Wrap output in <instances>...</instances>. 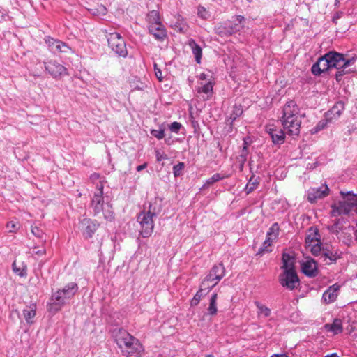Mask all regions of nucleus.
I'll return each instance as SVG.
<instances>
[{
    "mask_svg": "<svg viewBox=\"0 0 357 357\" xmlns=\"http://www.w3.org/2000/svg\"><path fill=\"white\" fill-rule=\"evenodd\" d=\"M112 337L121 354L126 357H142L144 347L140 341L121 328L112 331Z\"/></svg>",
    "mask_w": 357,
    "mask_h": 357,
    "instance_id": "f257e3e1",
    "label": "nucleus"
},
{
    "mask_svg": "<svg viewBox=\"0 0 357 357\" xmlns=\"http://www.w3.org/2000/svg\"><path fill=\"white\" fill-rule=\"evenodd\" d=\"M301 110L296 102L293 100L287 101L282 109L281 122L284 132L292 137L298 136L301 127Z\"/></svg>",
    "mask_w": 357,
    "mask_h": 357,
    "instance_id": "f03ea898",
    "label": "nucleus"
},
{
    "mask_svg": "<svg viewBox=\"0 0 357 357\" xmlns=\"http://www.w3.org/2000/svg\"><path fill=\"white\" fill-rule=\"evenodd\" d=\"M326 54L330 68L337 69L335 74L337 80L346 73H350L356 70L357 56H344L342 54L329 52Z\"/></svg>",
    "mask_w": 357,
    "mask_h": 357,
    "instance_id": "7ed1b4c3",
    "label": "nucleus"
},
{
    "mask_svg": "<svg viewBox=\"0 0 357 357\" xmlns=\"http://www.w3.org/2000/svg\"><path fill=\"white\" fill-rule=\"evenodd\" d=\"M97 192L91 199V206L96 215L102 213L105 220L111 221L114 219V213L112 209V205L109 202H105L103 199L104 183L99 181L96 183Z\"/></svg>",
    "mask_w": 357,
    "mask_h": 357,
    "instance_id": "20e7f679",
    "label": "nucleus"
},
{
    "mask_svg": "<svg viewBox=\"0 0 357 357\" xmlns=\"http://www.w3.org/2000/svg\"><path fill=\"white\" fill-rule=\"evenodd\" d=\"M78 290V286L75 282H70L62 289L56 291L51 298V302L48 303V311L55 313L60 310L65 304L66 301L73 297Z\"/></svg>",
    "mask_w": 357,
    "mask_h": 357,
    "instance_id": "39448f33",
    "label": "nucleus"
},
{
    "mask_svg": "<svg viewBox=\"0 0 357 357\" xmlns=\"http://www.w3.org/2000/svg\"><path fill=\"white\" fill-rule=\"evenodd\" d=\"M328 228L331 232L336 234L346 245H351L353 244V227L347 220L338 219Z\"/></svg>",
    "mask_w": 357,
    "mask_h": 357,
    "instance_id": "423d86ee",
    "label": "nucleus"
},
{
    "mask_svg": "<svg viewBox=\"0 0 357 357\" xmlns=\"http://www.w3.org/2000/svg\"><path fill=\"white\" fill-rule=\"evenodd\" d=\"M146 20L150 33L153 35L156 40H164L167 34L165 26L162 24L159 12L155 10L150 11L146 16Z\"/></svg>",
    "mask_w": 357,
    "mask_h": 357,
    "instance_id": "0eeeda50",
    "label": "nucleus"
},
{
    "mask_svg": "<svg viewBox=\"0 0 357 357\" xmlns=\"http://www.w3.org/2000/svg\"><path fill=\"white\" fill-rule=\"evenodd\" d=\"M155 216L156 213L151 210V207L138 215L137 220L140 225L139 233L143 238H148L152 234L154 229L153 218Z\"/></svg>",
    "mask_w": 357,
    "mask_h": 357,
    "instance_id": "6e6552de",
    "label": "nucleus"
},
{
    "mask_svg": "<svg viewBox=\"0 0 357 357\" xmlns=\"http://www.w3.org/2000/svg\"><path fill=\"white\" fill-rule=\"evenodd\" d=\"M305 246L315 256L319 255L322 251L320 234L317 228L312 227L307 230L305 237Z\"/></svg>",
    "mask_w": 357,
    "mask_h": 357,
    "instance_id": "1a4fd4ad",
    "label": "nucleus"
},
{
    "mask_svg": "<svg viewBox=\"0 0 357 357\" xmlns=\"http://www.w3.org/2000/svg\"><path fill=\"white\" fill-rule=\"evenodd\" d=\"M225 271L222 264L215 265L210 271L202 283V287H206L208 291L214 287L219 281L225 276Z\"/></svg>",
    "mask_w": 357,
    "mask_h": 357,
    "instance_id": "9d476101",
    "label": "nucleus"
},
{
    "mask_svg": "<svg viewBox=\"0 0 357 357\" xmlns=\"http://www.w3.org/2000/svg\"><path fill=\"white\" fill-rule=\"evenodd\" d=\"M107 43L112 50L118 56L126 57L128 55L126 43L119 33L116 32L109 33Z\"/></svg>",
    "mask_w": 357,
    "mask_h": 357,
    "instance_id": "9b49d317",
    "label": "nucleus"
},
{
    "mask_svg": "<svg viewBox=\"0 0 357 357\" xmlns=\"http://www.w3.org/2000/svg\"><path fill=\"white\" fill-rule=\"evenodd\" d=\"M280 227L278 223H274L268 229L266 234V237L262 245L259 249L257 255H262L265 252H269L271 249L269 248L273 245V243L277 240L279 236Z\"/></svg>",
    "mask_w": 357,
    "mask_h": 357,
    "instance_id": "f8f14e48",
    "label": "nucleus"
},
{
    "mask_svg": "<svg viewBox=\"0 0 357 357\" xmlns=\"http://www.w3.org/2000/svg\"><path fill=\"white\" fill-rule=\"evenodd\" d=\"M279 282L282 287L292 291L299 285L300 280L296 271H287L279 275Z\"/></svg>",
    "mask_w": 357,
    "mask_h": 357,
    "instance_id": "ddd939ff",
    "label": "nucleus"
},
{
    "mask_svg": "<svg viewBox=\"0 0 357 357\" xmlns=\"http://www.w3.org/2000/svg\"><path fill=\"white\" fill-rule=\"evenodd\" d=\"M46 70L54 78H60L68 75L67 68L56 61H49L45 63Z\"/></svg>",
    "mask_w": 357,
    "mask_h": 357,
    "instance_id": "4468645a",
    "label": "nucleus"
},
{
    "mask_svg": "<svg viewBox=\"0 0 357 357\" xmlns=\"http://www.w3.org/2000/svg\"><path fill=\"white\" fill-rule=\"evenodd\" d=\"M329 188L326 184L319 188H312L307 191V199L310 203L316 202L328 195Z\"/></svg>",
    "mask_w": 357,
    "mask_h": 357,
    "instance_id": "2eb2a0df",
    "label": "nucleus"
},
{
    "mask_svg": "<svg viewBox=\"0 0 357 357\" xmlns=\"http://www.w3.org/2000/svg\"><path fill=\"white\" fill-rule=\"evenodd\" d=\"M45 42L48 44L50 50L53 53H68L71 51V48L61 40L48 37L46 38Z\"/></svg>",
    "mask_w": 357,
    "mask_h": 357,
    "instance_id": "dca6fc26",
    "label": "nucleus"
},
{
    "mask_svg": "<svg viewBox=\"0 0 357 357\" xmlns=\"http://www.w3.org/2000/svg\"><path fill=\"white\" fill-rule=\"evenodd\" d=\"M301 269L303 274L307 277H315L318 273L317 262L313 259L307 258L301 263Z\"/></svg>",
    "mask_w": 357,
    "mask_h": 357,
    "instance_id": "f3484780",
    "label": "nucleus"
},
{
    "mask_svg": "<svg viewBox=\"0 0 357 357\" xmlns=\"http://www.w3.org/2000/svg\"><path fill=\"white\" fill-rule=\"evenodd\" d=\"M340 288V286L337 284L329 287L322 295L323 301L326 304L335 301L339 295Z\"/></svg>",
    "mask_w": 357,
    "mask_h": 357,
    "instance_id": "a211bd4d",
    "label": "nucleus"
},
{
    "mask_svg": "<svg viewBox=\"0 0 357 357\" xmlns=\"http://www.w3.org/2000/svg\"><path fill=\"white\" fill-rule=\"evenodd\" d=\"M351 211V208L343 199V201H340L338 203L331 205V215L335 217L341 215H347Z\"/></svg>",
    "mask_w": 357,
    "mask_h": 357,
    "instance_id": "6ab92c4d",
    "label": "nucleus"
},
{
    "mask_svg": "<svg viewBox=\"0 0 357 357\" xmlns=\"http://www.w3.org/2000/svg\"><path fill=\"white\" fill-rule=\"evenodd\" d=\"M330 68L328 61L326 58V54L321 56L318 61L312 66L311 70L313 75H319L321 73L328 70Z\"/></svg>",
    "mask_w": 357,
    "mask_h": 357,
    "instance_id": "aec40b11",
    "label": "nucleus"
},
{
    "mask_svg": "<svg viewBox=\"0 0 357 357\" xmlns=\"http://www.w3.org/2000/svg\"><path fill=\"white\" fill-rule=\"evenodd\" d=\"M344 109V104L340 101L336 102L333 107L326 113V118L329 122L337 119Z\"/></svg>",
    "mask_w": 357,
    "mask_h": 357,
    "instance_id": "412c9836",
    "label": "nucleus"
},
{
    "mask_svg": "<svg viewBox=\"0 0 357 357\" xmlns=\"http://www.w3.org/2000/svg\"><path fill=\"white\" fill-rule=\"evenodd\" d=\"M282 272L296 271L295 258L292 255L286 252L282 253Z\"/></svg>",
    "mask_w": 357,
    "mask_h": 357,
    "instance_id": "4be33fe9",
    "label": "nucleus"
},
{
    "mask_svg": "<svg viewBox=\"0 0 357 357\" xmlns=\"http://www.w3.org/2000/svg\"><path fill=\"white\" fill-rule=\"evenodd\" d=\"M266 132L274 144H282L284 142V132L281 129H275L272 126L266 127Z\"/></svg>",
    "mask_w": 357,
    "mask_h": 357,
    "instance_id": "5701e85b",
    "label": "nucleus"
},
{
    "mask_svg": "<svg viewBox=\"0 0 357 357\" xmlns=\"http://www.w3.org/2000/svg\"><path fill=\"white\" fill-rule=\"evenodd\" d=\"M37 306L36 303H31L22 310L23 317L29 324H33L36 314Z\"/></svg>",
    "mask_w": 357,
    "mask_h": 357,
    "instance_id": "b1692460",
    "label": "nucleus"
},
{
    "mask_svg": "<svg viewBox=\"0 0 357 357\" xmlns=\"http://www.w3.org/2000/svg\"><path fill=\"white\" fill-rule=\"evenodd\" d=\"M82 224L85 226L84 234L86 238H91L98 227V224L90 219H84Z\"/></svg>",
    "mask_w": 357,
    "mask_h": 357,
    "instance_id": "393cba45",
    "label": "nucleus"
},
{
    "mask_svg": "<svg viewBox=\"0 0 357 357\" xmlns=\"http://www.w3.org/2000/svg\"><path fill=\"white\" fill-rule=\"evenodd\" d=\"M340 195L351 210L356 206L357 194H354L352 191H340Z\"/></svg>",
    "mask_w": 357,
    "mask_h": 357,
    "instance_id": "a878e982",
    "label": "nucleus"
},
{
    "mask_svg": "<svg viewBox=\"0 0 357 357\" xmlns=\"http://www.w3.org/2000/svg\"><path fill=\"white\" fill-rule=\"evenodd\" d=\"M13 271L21 278H25L27 275V266L23 261H14L12 264Z\"/></svg>",
    "mask_w": 357,
    "mask_h": 357,
    "instance_id": "bb28decb",
    "label": "nucleus"
},
{
    "mask_svg": "<svg viewBox=\"0 0 357 357\" xmlns=\"http://www.w3.org/2000/svg\"><path fill=\"white\" fill-rule=\"evenodd\" d=\"M326 331L332 333L333 335H337L342 332V323L340 319H335L332 324H327L324 326Z\"/></svg>",
    "mask_w": 357,
    "mask_h": 357,
    "instance_id": "cd10ccee",
    "label": "nucleus"
},
{
    "mask_svg": "<svg viewBox=\"0 0 357 357\" xmlns=\"http://www.w3.org/2000/svg\"><path fill=\"white\" fill-rule=\"evenodd\" d=\"M188 45L195 57L196 62L199 64L201 63L202 56V50L201 47L193 39H190L189 40Z\"/></svg>",
    "mask_w": 357,
    "mask_h": 357,
    "instance_id": "c85d7f7f",
    "label": "nucleus"
},
{
    "mask_svg": "<svg viewBox=\"0 0 357 357\" xmlns=\"http://www.w3.org/2000/svg\"><path fill=\"white\" fill-rule=\"evenodd\" d=\"M217 300H218V294L216 293L213 294L210 298L209 305L207 308V313L210 316L213 317L217 314V312H218Z\"/></svg>",
    "mask_w": 357,
    "mask_h": 357,
    "instance_id": "c756f323",
    "label": "nucleus"
},
{
    "mask_svg": "<svg viewBox=\"0 0 357 357\" xmlns=\"http://www.w3.org/2000/svg\"><path fill=\"white\" fill-rule=\"evenodd\" d=\"M227 177V176H222L219 173L215 174L211 177L205 181L202 186L200 188V190H203L207 189L215 182L221 181Z\"/></svg>",
    "mask_w": 357,
    "mask_h": 357,
    "instance_id": "7c9ffc66",
    "label": "nucleus"
},
{
    "mask_svg": "<svg viewBox=\"0 0 357 357\" xmlns=\"http://www.w3.org/2000/svg\"><path fill=\"white\" fill-rule=\"evenodd\" d=\"M320 254H321L324 261L328 259L331 262L335 261L340 257V254L337 251L333 252L328 249L324 250Z\"/></svg>",
    "mask_w": 357,
    "mask_h": 357,
    "instance_id": "2f4dec72",
    "label": "nucleus"
},
{
    "mask_svg": "<svg viewBox=\"0 0 357 357\" xmlns=\"http://www.w3.org/2000/svg\"><path fill=\"white\" fill-rule=\"evenodd\" d=\"M255 304L258 310L257 314L259 317L262 316L264 317H268L271 314V310L266 305L259 301H255Z\"/></svg>",
    "mask_w": 357,
    "mask_h": 357,
    "instance_id": "473e14b6",
    "label": "nucleus"
},
{
    "mask_svg": "<svg viewBox=\"0 0 357 357\" xmlns=\"http://www.w3.org/2000/svg\"><path fill=\"white\" fill-rule=\"evenodd\" d=\"M201 85H202V86L197 89L198 93H203L206 94L207 96V98L211 97L213 94V83L211 82L208 81V82H206L205 84H203L202 82Z\"/></svg>",
    "mask_w": 357,
    "mask_h": 357,
    "instance_id": "72a5a7b5",
    "label": "nucleus"
},
{
    "mask_svg": "<svg viewBox=\"0 0 357 357\" xmlns=\"http://www.w3.org/2000/svg\"><path fill=\"white\" fill-rule=\"evenodd\" d=\"M208 292V291L206 292H204V289L202 287L199 288V289L194 295L193 298L190 300V306H192V307L197 306L199 303L202 298Z\"/></svg>",
    "mask_w": 357,
    "mask_h": 357,
    "instance_id": "f704fd0d",
    "label": "nucleus"
},
{
    "mask_svg": "<svg viewBox=\"0 0 357 357\" xmlns=\"http://www.w3.org/2000/svg\"><path fill=\"white\" fill-rule=\"evenodd\" d=\"M328 123H329V121L327 120L326 118L324 120L319 121L318 123L317 124V126L311 129L310 132L312 134L317 133L320 130L324 129Z\"/></svg>",
    "mask_w": 357,
    "mask_h": 357,
    "instance_id": "c9c22d12",
    "label": "nucleus"
},
{
    "mask_svg": "<svg viewBox=\"0 0 357 357\" xmlns=\"http://www.w3.org/2000/svg\"><path fill=\"white\" fill-rule=\"evenodd\" d=\"M258 183L259 182L257 179H254V177H251L245 187L246 193L249 194L252 192L257 187Z\"/></svg>",
    "mask_w": 357,
    "mask_h": 357,
    "instance_id": "e433bc0d",
    "label": "nucleus"
},
{
    "mask_svg": "<svg viewBox=\"0 0 357 357\" xmlns=\"http://www.w3.org/2000/svg\"><path fill=\"white\" fill-rule=\"evenodd\" d=\"M92 14L98 17L105 16L107 12L106 7L103 5H98L97 7L91 9Z\"/></svg>",
    "mask_w": 357,
    "mask_h": 357,
    "instance_id": "4c0bfd02",
    "label": "nucleus"
},
{
    "mask_svg": "<svg viewBox=\"0 0 357 357\" xmlns=\"http://www.w3.org/2000/svg\"><path fill=\"white\" fill-rule=\"evenodd\" d=\"M176 18L177 22L174 24V26L177 28L181 32H183L187 27L185 21L181 15H178Z\"/></svg>",
    "mask_w": 357,
    "mask_h": 357,
    "instance_id": "58836bf2",
    "label": "nucleus"
},
{
    "mask_svg": "<svg viewBox=\"0 0 357 357\" xmlns=\"http://www.w3.org/2000/svg\"><path fill=\"white\" fill-rule=\"evenodd\" d=\"M31 233L36 237H38L40 239H42L43 241H45V235L43 230H41L38 227H31Z\"/></svg>",
    "mask_w": 357,
    "mask_h": 357,
    "instance_id": "ea45409f",
    "label": "nucleus"
},
{
    "mask_svg": "<svg viewBox=\"0 0 357 357\" xmlns=\"http://www.w3.org/2000/svg\"><path fill=\"white\" fill-rule=\"evenodd\" d=\"M197 15L199 17L204 20H206L210 17V13L202 6H199L197 8Z\"/></svg>",
    "mask_w": 357,
    "mask_h": 357,
    "instance_id": "a19ab883",
    "label": "nucleus"
},
{
    "mask_svg": "<svg viewBox=\"0 0 357 357\" xmlns=\"http://www.w3.org/2000/svg\"><path fill=\"white\" fill-rule=\"evenodd\" d=\"M184 168L183 162H178L177 165L173 167V173L175 177H177L181 175L182 170Z\"/></svg>",
    "mask_w": 357,
    "mask_h": 357,
    "instance_id": "79ce46f5",
    "label": "nucleus"
},
{
    "mask_svg": "<svg viewBox=\"0 0 357 357\" xmlns=\"http://www.w3.org/2000/svg\"><path fill=\"white\" fill-rule=\"evenodd\" d=\"M181 127H182L181 123H180L178 122H176V121H174V122L172 123L169 126V130L172 132H174V133H178L179 132L180 129L181 128Z\"/></svg>",
    "mask_w": 357,
    "mask_h": 357,
    "instance_id": "37998d69",
    "label": "nucleus"
},
{
    "mask_svg": "<svg viewBox=\"0 0 357 357\" xmlns=\"http://www.w3.org/2000/svg\"><path fill=\"white\" fill-rule=\"evenodd\" d=\"M151 133L156 137L158 139H162L165 137V130L164 129L159 130H152Z\"/></svg>",
    "mask_w": 357,
    "mask_h": 357,
    "instance_id": "c03bdc74",
    "label": "nucleus"
},
{
    "mask_svg": "<svg viewBox=\"0 0 357 357\" xmlns=\"http://www.w3.org/2000/svg\"><path fill=\"white\" fill-rule=\"evenodd\" d=\"M6 227L10 232H15L18 229V225L13 221H10L6 224Z\"/></svg>",
    "mask_w": 357,
    "mask_h": 357,
    "instance_id": "a18cd8bd",
    "label": "nucleus"
},
{
    "mask_svg": "<svg viewBox=\"0 0 357 357\" xmlns=\"http://www.w3.org/2000/svg\"><path fill=\"white\" fill-rule=\"evenodd\" d=\"M155 156H156V160L158 162H160L163 160L167 159V155L165 154L164 153L161 152L160 150L155 151Z\"/></svg>",
    "mask_w": 357,
    "mask_h": 357,
    "instance_id": "49530a36",
    "label": "nucleus"
},
{
    "mask_svg": "<svg viewBox=\"0 0 357 357\" xmlns=\"http://www.w3.org/2000/svg\"><path fill=\"white\" fill-rule=\"evenodd\" d=\"M154 70H155V75L157 77V79H158V81L160 82H162L163 77L162 75V71L160 68H158L156 63L154 64Z\"/></svg>",
    "mask_w": 357,
    "mask_h": 357,
    "instance_id": "de8ad7c7",
    "label": "nucleus"
},
{
    "mask_svg": "<svg viewBox=\"0 0 357 357\" xmlns=\"http://www.w3.org/2000/svg\"><path fill=\"white\" fill-rule=\"evenodd\" d=\"M232 19L234 22H238V23H241L245 20L244 17L242 15H235Z\"/></svg>",
    "mask_w": 357,
    "mask_h": 357,
    "instance_id": "09e8293b",
    "label": "nucleus"
},
{
    "mask_svg": "<svg viewBox=\"0 0 357 357\" xmlns=\"http://www.w3.org/2000/svg\"><path fill=\"white\" fill-rule=\"evenodd\" d=\"M99 178H100V175L96 173L91 174V176L90 177V178L93 183H96L97 181H98Z\"/></svg>",
    "mask_w": 357,
    "mask_h": 357,
    "instance_id": "8fccbe9b",
    "label": "nucleus"
},
{
    "mask_svg": "<svg viewBox=\"0 0 357 357\" xmlns=\"http://www.w3.org/2000/svg\"><path fill=\"white\" fill-rule=\"evenodd\" d=\"M247 154H248V151H247V142H244L241 155L245 158Z\"/></svg>",
    "mask_w": 357,
    "mask_h": 357,
    "instance_id": "3c124183",
    "label": "nucleus"
},
{
    "mask_svg": "<svg viewBox=\"0 0 357 357\" xmlns=\"http://www.w3.org/2000/svg\"><path fill=\"white\" fill-rule=\"evenodd\" d=\"M353 227V234L354 236V241H357V222L356 225L352 226Z\"/></svg>",
    "mask_w": 357,
    "mask_h": 357,
    "instance_id": "603ef678",
    "label": "nucleus"
},
{
    "mask_svg": "<svg viewBox=\"0 0 357 357\" xmlns=\"http://www.w3.org/2000/svg\"><path fill=\"white\" fill-rule=\"evenodd\" d=\"M271 357H289L287 353L274 354Z\"/></svg>",
    "mask_w": 357,
    "mask_h": 357,
    "instance_id": "864d4df0",
    "label": "nucleus"
},
{
    "mask_svg": "<svg viewBox=\"0 0 357 357\" xmlns=\"http://www.w3.org/2000/svg\"><path fill=\"white\" fill-rule=\"evenodd\" d=\"M147 167V163L146 162H144V164L141 165H139L136 167V170L137 172H140L143 169H144L146 167Z\"/></svg>",
    "mask_w": 357,
    "mask_h": 357,
    "instance_id": "5fc2aeb1",
    "label": "nucleus"
},
{
    "mask_svg": "<svg viewBox=\"0 0 357 357\" xmlns=\"http://www.w3.org/2000/svg\"><path fill=\"white\" fill-rule=\"evenodd\" d=\"M35 253L38 255H43L46 253V250L43 248L42 250L36 251Z\"/></svg>",
    "mask_w": 357,
    "mask_h": 357,
    "instance_id": "6e6d98bb",
    "label": "nucleus"
},
{
    "mask_svg": "<svg viewBox=\"0 0 357 357\" xmlns=\"http://www.w3.org/2000/svg\"><path fill=\"white\" fill-rule=\"evenodd\" d=\"M199 79L201 80H206V75L205 73H201L199 75Z\"/></svg>",
    "mask_w": 357,
    "mask_h": 357,
    "instance_id": "4d7b16f0",
    "label": "nucleus"
},
{
    "mask_svg": "<svg viewBox=\"0 0 357 357\" xmlns=\"http://www.w3.org/2000/svg\"><path fill=\"white\" fill-rule=\"evenodd\" d=\"M325 357H340L337 353H332L326 355Z\"/></svg>",
    "mask_w": 357,
    "mask_h": 357,
    "instance_id": "13d9d810",
    "label": "nucleus"
},
{
    "mask_svg": "<svg viewBox=\"0 0 357 357\" xmlns=\"http://www.w3.org/2000/svg\"><path fill=\"white\" fill-rule=\"evenodd\" d=\"M206 357H213V354H208L206 356Z\"/></svg>",
    "mask_w": 357,
    "mask_h": 357,
    "instance_id": "bf43d9fd",
    "label": "nucleus"
},
{
    "mask_svg": "<svg viewBox=\"0 0 357 357\" xmlns=\"http://www.w3.org/2000/svg\"><path fill=\"white\" fill-rule=\"evenodd\" d=\"M355 212L357 213V204L356 206L355 207Z\"/></svg>",
    "mask_w": 357,
    "mask_h": 357,
    "instance_id": "052dcab7",
    "label": "nucleus"
},
{
    "mask_svg": "<svg viewBox=\"0 0 357 357\" xmlns=\"http://www.w3.org/2000/svg\"><path fill=\"white\" fill-rule=\"evenodd\" d=\"M335 1H336V3H337L339 2L338 0H335Z\"/></svg>",
    "mask_w": 357,
    "mask_h": 357,
    "instance_id": "680f3d73",
    "label": "nucleus"
},
{
    "mask_svg": "<svg viewBox=\"0 0 357 357\" xmlns=\"http://www.w3.org/2000/svg\"><path fill=\"white\" fill-rule=\"evenodd\" d=\"M356 278H357V274H356Z\"/></svg>",
    "mask_w": 357,
    "mask_h": 357,
    "instance_id": "e2e57ef3",
    "label": "nucleus"
}]
</instances>
